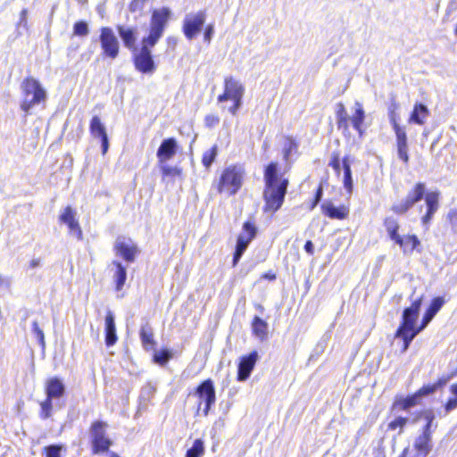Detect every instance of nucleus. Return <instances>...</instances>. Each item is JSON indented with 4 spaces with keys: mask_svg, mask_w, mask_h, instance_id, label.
Here are the masks:
<instances>
[{
    "mask_svg": "<svg viewBox=\"0 0 457 457\" xmlns=\"http://www.w3.org/2000/svg\"><path fill=\"white\" fill-rule=\"evenodd\" d=\"M114 267L112 278L117 291H120L127 280V268L120 261L114 260L112 262Z\"/></svg>",
    "mask_w": 457,
    "mask_h": 457,
    "instance_id": "obj_27",
    "label": "nucleus"
},
{
    "mask_svg": "<svg viewBox=\"0 0 457 457\" xmlns=\"http://www.w3.org/2000/svg\"><path fill=\"white\" fill-rule=\"evenodd\" d=\"M408 421V419L407 418H403V417H398L396 418L395 420H394L390 424H389V427L392 428V429H395L397 428H403L405 426V424L407 423Z\"/></svg>",
    "mask_w": 457,
    "mask_h": 457,
    "instance_id": "obj_51",
    "label": "nucleus"
},
{
    "mask_svg": "<svg viewBox=\"0 0 457 457\" xmlns=\"http://www.w3.org/2000/svg\"><path fill=\"white\" fill-rule=\"evenodd\" d=\"M298 145L291 137H287L283 145V159L287 162V169L291 168V154L297 151Z\"/></svg>",
    "mask_w": 457,
    "mask_h": 457,
    "instance_id": "obj_31",
    "label": "nucleus"
},
{
    "mask_svg": "<svg viewBox=\"0 0 457 457\" xmlns=\"http://www.w3.org/2000/svg\"><path fill=\"white\" fill-rule=\"evenodd\" d=\"M89 130L94 137H97L101 141L102 154H105L109 149V139L105 126L98 116H93L89 125Z\"/></svg>",
    "mask_w": 457,
    "mask_h": 457,
    "instance_id": "obj_15",
    "label": "nucleus"
},
{
    "mask_svg": "<svg viewBox=\"0 0 457 457\" xmlns=\"http://www.w3.org/2000/svg\"><path fill=\"white\" fill-rule=\"evenodd\" d=\"M178 151V144L175 138L170 137L163 139L157 150L156 156L160 163H164L170 160Z\"/></svg>",
    "mask_w": 457,
    "mask_h": 457,
    "instance_id": "obj_17",
    "label": "nucleus"
},
{
    "mask_svg": "<svg viewBox=\"0 0 457 457\" xmlns=\"http://www.w3.org/2000/svg\"><path fill=\"white\" fill-rule=\"evenodd\" d=\"M155 392L154 386H153L151 384H147L144 386L141 389L140 393V398L145 401H149L150 398L154 395Z\"/></svg>",
    "mask_w": 457,
    "mask_h": 457,
    "instance_id": "obj_43",
    "label": "nucleus"
},
{
    "mask_svg": "<svg viewBox=\"0 0 457 457\" xmlns=\"http://www.w3.org/2000/svg\"><path fill=\"white\" fill-rule=\"evenodd\" d=\"M436 391V386L433 385H425L423 386L420 390L416 392L419 398H422L424 396H428L429 395H432Z\"/></svg>",
    "mask_w": 457,
    "mask_h": 457,
    "instance_id": "obj_44",
    "label": "nucleus"
},
{
    "mask_svg": "<svg viewBox=\"0 0 457 457\" xmlns=\"http://www.w3.org/2000/svg\"><path fill=\"white\" fill-rule=\"evenodd\" d=\"M383 225L388 234L389 238L396 245H403L402 237L399 235V223L394 216L386 217Z\"/></svg>",
    "mask_w": 457,
    "mask_h": 457,
    "instance_id": "obj_25",
    "label": "nucleus"
},
{
    "mask_svg": "<svg viewBox=\"0 0 457 457\" xmlns=\"http://www.w3.org/2000/svg\"><path fill=\"white\" fill-rule=\"evenodd\" d=\"M0 286H2V287H9L10 286V280L7 278L0 275Z\"/></svg>",
    "mask_w": 457,
    "mask_h": 457,
    "instance_id": "obj_58",
    "label": "nucleus"
},
{
    "mask_svg": "<svg viewBox=\"0 0 457 457\" xmlns=\"http://www.w3.org/2000/svg\"><path fill=\"white\" fill-rule=\"evenodd\" d=\"M429 116V110L427 105L422 103H416L408 120L409 123L423 125Z\"/></svg>",
    "mask_w": 457,
    "mask_h": 457,
    "instance_id": "obj_26",
    "label": "nucleus"
},
{
    "mask_svg": "<svg viewBox=\"0 0 457 457\" xmlns=\"http://www.w3.org/2000/svg\"><path fill=\"white\" fill-rule=\"evenodd\" d=\"M420 400V398H419V396L415 393L414 395H409L406 398H403V399H401V400L397 401L396 403L398 405H400L402 409L408 410L411 407L415 406L416 404H418Z\"/></svg>",
    "mask_w": 457,
    "mask_h": 457,
    "instance_id": "obj_35",
    "label": "nucleus"
},
{
    "mask_svg": "<svg viewBox=\"0 0 457 457\" xmlns=\"http://www.w3.org/2000/svg\"><path fill=\"white\" fill-rule=\"evenodd\" d=\"M337 120H344L349 119L347 112L342 103L337 104V111H336Z\"/></svg>",
    "mask_w": 457,
    "mask_h": 457,
    "instance_id": "obj_50",
    "label": "nucleus"
},
{
    "mask_svg": "<svg viewBox=\"0 0 457 457\" xmlns=\"http://www.w3.org/2000/svg\"><path fill=\"white\" fill-rule=\"evenodd\" d=\"M202 401L205 403L204 412L207 415L216 401L215 388L211 379L202 381Z\"/></svg>",
    "mask_w": 457,
    "mask_h": 457,
    "instance_id": "obj_19",
    "label": "nucleus"
},
{
    "mask_svg": "<svg viewBox=\"0 0 457 457\" xmlns=\"http://www.w3.org/2000/svg\"><path fill=\"white\" fill-rule=\"evenodd\" d=\"M32 333L38 341L39 345L44 348L45 347V335L43 330L39 328L38 323L34 321L32 323Z\"/></svg>",
    "mask_w": 457,
    "mask_h": 457,
    "instance_id": "obj_41",
    "label": "nucleus"
},
{
    "mask_svg": "<svg viewBox=\"0 0 457 457\" xmlns=\"http://www.w3.org/2000/svg\"><path fill=\"white\" fill-rule=\"evenodd\" d=\"M258 360V353L253 351L248 355L241 358L237 368V380L245 381L251 375L256 361Z\"/></svg>",
    "mask_w": 457,
    "mask_h": 457,
    "instance_id": "obj_16",
    "label": "nucleus"
},
{
    "mask_svg": "<svg viewBox=\"0 0 457 457\" xmlns=\"http://www.w3.org/2000/svg\"><path fill=\"white\" fill-rule=\"evenodd\" d=\"M304 250L309 254H313V253H314V245H313V243L311 240H308V241L305 242Z\"/></svg>",
    "mask_w": 457,
    "mask_h": 457,
    "instance_id": "obj_56",
    "label": "nucleus"
},
{
    "mask_svg": "<svg viewBox=\"0 0 457 457\" xmlns=\"http://www.w3.org/2000/svg\"><path fill=\"white\" fill-rule=\"evenodd\" d=\"M106 428L107 423L102 420L93 422L90 427L89 435L95 454L107 452L112 444V440L106 436Z\"/></svg>",
    "mask_w": 457,
    "mask_h": 457,
    "instance_id": "obj_7",
    "label": "nucleus"
},
{
    "mask_svg": "<svg viewBox=\"0 0 457 457\" xmlns=\"http://www.w3.org/2000/svg\"><path fill=\"white\" fill-rule=\"evenodd\" d=\"M145 3V0H133L129 4V9L131 12H140L144 9Z\"/></svg>",
    "mask_w": 457,
    "mask_h": 457,
    "instance_id": "obj_48",
    "label": "nucleus"
},
{
    "mask_svg": "<svg viewBox=\"0 0 457 457\" xmlns=\"http://www.w3.org/2000/svg\"><path fill=\"white\" fill-rule=\"evenodd\" d=\"M393 129L396 137V145H408L405 127L395 125Z\"/></svg>",
    "mask_w": 457,
    "mask_h": 457,
    "instance_id": "obj_39",
    "label": "nucleus"
},
{
    "mask_svg": "<svg viewBox=\"0 0 457 457\" xmlns=\"http://www.w3.org/2000/svg\"><path fill=\"white\" fill-rule=\"evenodd\" d=\"M264 212L272 214L282 206L289 182L287 179L279 176L278 165L274 162L269 163L264 170Z\"/></svg>",
    "mask_w": 457,
    "mask_h": 457,
    "instance_id": "obj_2",
    "label": "nucleus"
},
{
    "mask_svg": "<svg viewBox=\"0 0 457 457\" xmlns=\"http://www.w3.org/2000/svg\"><path fill=\"white\" fill-rule=\"evenodd\" d=\"M395 108H396V105L394 104V108H391L390 109V112H389V120H390V123L392 125V127L394 128L395 125H400L398 122H397V120H396V113H395Z\"/></svg>",
    "mask_w": 457,
    "mask_h": 457,
    "instance_id": "obj_53",
    "label": "nucleus"
},
{
    "mask_svg": "<svg viewBox=\"0 0 457 457\" xmlns=\"http://www.w3.org/2000/svg\"><path fill=\"white\" fill-rule=\"evenodd\" d=\"M22 101L21 109L25 115H29L32 110L40 104L45 105L47 100V92L42 84L33 77L24 79L21 84Z\"/></svg>",
    "mask_w": 457,
    "mask_h": 457,
    "instance_id": "obj_4",
    "label": "nucleus"
},
{
    "mask_svg": "<svg viewBox=\"0 0 457 457\" xmlns=\"http://www.w3.org/2000/svg\"><path fill=\"white\" fill-rule=\"evenodd\" d=\"M186 457H200V438L194 440L192 446L187 451Z\"/></svg>",
    "mask_w": 457,
    "mask_h": 457,
    "instance_id": "obj_42",
    "label": "nucleus"
},
{
    "mask_svg": "<svg viewBox=\"0 0 457 457\" xmlns=\"http://www.w3.org/2000/svg\"><path fill=\"white\" fill-rule=\"evenodd\" d=\"M351 162H352L350 160V156L346 155L342 160V167H345V164H347L349 167H351Z\"/></svg>",
    "mask_w": 457,
    "mask_h": 457,
    "instance_id": "obj_60",
    "label": "nucleus"
},
{
    "mask_svg": "<svg viewBox=\"0 0 457 457\" xmlns=\"http://www.w3.org/2000/svg\"><path fill=\"white\" fill-rule=\"evenodd\" d=\"M264 278H268V279H270V280H273V279H275V278H276V276H275L274 274H271V275H270V274H265V275H264Z\"/></svg>",
    "mask_w": 457,
    "mask_h": 457,
    "instance_id": "obj_63",
    "label": "nucleus"
},
{
    "mask_svg": "<svg viewBox=\"0 0 457 457\" xmlns=\"http://www.w3.org/2000/svg\"><path fill=\"white\" fill-rule=\"evenodd\" d=\"M113 249L116 255H120L125 262L132 263L136 260V255L138 253L137 245L131 238L124 236L117 237Z\"/></svg>",
    "mask_w": 457,
    "mask_h": 457,
    "instance_id": "obj_14",
    "label": "nucleus"
},
{
    "mask_svg": "<svg viewBox=\"0 0 457 457\" xmlns=\"http://www.w3.org/2000/svg\"><path fill=\"white\" fill-rule=\"evenodd\" d=\"M191 395V394L189 395V396ZM193 396H197L200 398V385H198L195 388V391L194 393L192 394Z\"/></svg>",
    "mask_w": 457,
    "mask_h": 457,
    "instance_id": "obj_62",
    "label": "nucleus"
},
{
    "mask_svg": "<svg viewBox=\"0 0 457 457\" xmlns=\"http://www.w3.org/2000/svg\"><path fill=\"white\" fill-rule=\"evenodd\" d=\"M397 145V154L399 159H401L404 163H408L409 155H408V145Z\"/></svg>",
    "mask_w": 457,
    "mask_h": 457,
    "instance_id": "obj_46",
    "label": "nucleus"
},
{
    "mask_svg": "<svg viewBox=\"0 0 457 457\" xmlns=\"http://www.w3.org/2000/svg\"><path fill=\"white\" fill-rule=\"evenodd\" d=\"M213 34H214L213 25L210 24L205 28L204 32V42H207L209 44L212 38Z\"/></svg>",
    "mask_w": 457,
    "mask_h": 457,
    "instance_id": "obj_52",
    "label": "nucleus"
},
{
    "mask_svg": "<svg viewBox=\"0 0 457 457\" xmlns=\"http://www.w3.org/2000/svg\"><path fill=\"white\" fill-rule=\"evenodd\" d=\"M139 336L142 345L145 350H150L154 348L155 345V341L154 339V332L152 327L148 322H145L141 326Z\"/></svg>",
    "mask_w": 457,
    "mask_h": 457,
    "instance_id": "obj_30",
    "label": "nucleus"
},
{
    "mask_svg": "<svg viewBox=\"0 0 457 457\" xmlns=\"http://www.w3.org/2000/svg\"><path fill=\"white\" fill-rule=\"evenodd\" d=\"M183 30L188 39L195 37L198 34L200 31V12L186 16Z\"/></svg>",
    "mask_w": 457,
    "mask_h": 457,
    "instance_id": "obj_21",
    "label": "nucleus"
},
{
    "mask_svg": "<svg viewBox=\"0 0 457 457\" xmlns=\"http://www.w3.org/2000/svg\"><path fill=\"white\" fill-rule=\"evenodd\" d=\"M321 209L323 213L330 219L342 220L345 219L349 213V209L346 206H335L330 202L323 203L321 204Z\"/></svg>",
    "mask_w": 457,
    "mask_h": 457,
    "instance_id": "obj_24",
    "label": "nucleus"
},
{
    "mask_svg": "<svg viewBox=\"0 0 457 457\" xmlns=\"http://www.w3.org/2000/svg\"><path fill=\"white\" fill-rule=\"evenodd\" d=\"M422 297L416 299L403 312L402 321L395 332V337L403 341V352H406L412 340L423 330L422 324L417 326Z\"/></svg>",
    "mask_w": 457,
    "mask_h": 457,
    "instance_id": "obj_3",
    "label": "nucleus"
},
{
    "mask_svg": "<svg viewBox=\"0 0 457 457\" xmlns=\"http://www.w3.org/2000/svg\"><path fill=\"white\" fill-rule=\"evenodd\" d=\"M353 113L349 117L353 128L358 132L359 136L361 137L364 134L365 129L363 128L364 120L366 118L365 111L362 104L356 101L353 105Z\"/></svg>",
    "mask_w": 457,
    "mask_h": 457,
    "instance_id": "obj_20",
    "label": "nucleus"
},
{
    "mask_svg": "<svg viewBox=\"0 0 457 457\" xmlns=\"http://www.w3.org/2000/svg\"><path fill=\"white\" fill-rule=\"evenodd\" d=\"M41 265V259L40 258H35L30 261L29 262V268L30 269H36Z\"/></svg>",
    "mask_w": 457,
    "mask_h": 457,
    "instance_id": "obj_57",
    "label": "nucleus"
},
{
    "mask_svg": "<svg viewBox=\"0 0 457 457\" xmlns=\"http://www.w3.org/2000/svg\"><path fill=\"white\" fill-rule=\"evenodd\" d=\"M328 165L330 167H332V169L337 173V175L340 174L341 161H340L339 154H337V153L332 154L331 160H330Z\"/></svg>",
    "mask_w": 457,
    "mask_h": 457,
    "instance_id": "obj_45",
    "label": "nucleus"
},
{
    "mask_svg": "<svg viewBox=\"0 0 457 457\" xmlns=\"http://www.w3.org/2000/svg\"><path fill=\"white\" fill-rule=\"evenodd\" d=\"M65 385L59 378L53 377L46 380L45 386L46 398L40 403V417L42 419L46 420L50 418L54 407L53 401L62 398L65 394Z\"/></svg>",
    "mask_w": 457,
    "mask_h": 457,
    "instance_id": "obj_5",
    "label": "nucleus"
},
{
    "mask_svg": "<svg viewBox=\"0 0 457 457\" xmlns=\"http://www.w3.org/2000/svg\"><path fill=\"white\" fill-rule=\"evenodd\" d=\"M104 334L105 345L108 347L112 346L113 345L116 344L118 337L116 334L114 315L111 311H108L105 316Z\"/></svg>",
    "mask_w": 457,
    "mask_h": 457,
    "instance_id": "obj_22",
    "label": "nucleus"
},
{
    "mask_svg": "<svg viewBox=\"0 0 457 457\" xmlns=\"http://www.w3.org/2000/svg\"><path fill=\"white\" fill-rule=\"evenodd\" d=\"M450 391L455 397L449 399L445 403V409L447 413L457 408V383L451 386Z\"/></svg>",
    "mask_w": 457,
    "mask_h": 457,
    "instance_id": "obj_40",
    "label": "nucleus"
},
{
    "mask_svg": "<svg viewBox=\"0 0 457 457\" xmlns=\"http://www.w3.org/2000/svg\"><path fill=\"white\" fill-rule=\"evenodd\" d=\"M89 33V27L87 22L79 21L73 25V35L78 37H86Z\"/></svg>",
    "mask_w": 457,
    "mask_h": 457,
    "instance_id": "obj_36",
    "label": "nucleus"
},
{
    "mask_svg": "<svg viewBox=\"0 0 457 457\" xmlns=\"http://www.w3.org/2000/svg\"><path fill=\"white\" fill-rule=\"evenodd\" d=\"M65 451L62 445H50L44 447L46 457H61V453Z\"/></svg>",
    "mask_w": 457,
    "mask_h": 457,
    "instance_id": "obj_37",
    "label": "nucleus"
},
{
    "mask_svg": "<svg viewBox=\"0 0 457 457\" xmlns=\"http://www.w3.org/2000/svg\"><path fill=\"white\" fill-rule=\"evenodd\" d=\"M99 42L104 56L115 59L119 55L120 43L112 28L100 29Z\"/></svg>",
    "mask_w": 457,
    "mask_h": 457,
    "instance_id": "obj_11",
    "label": "nucleus"
},
{
    "mask_svg": "<svg viewBox=\"0 0 457 457\" xmlns=\"http://www.w3.org/2000/svg\"><path fill=\"white\" fill-rule=\"evenodd\" d=\"M447 382V378H440L438 379V381L435 384H433V386H436V390L439 388V387H442L443 386H445Z\"/></svg>",
    "mask_w": 457,
    "mask_h": 457,
    "instance_id": "obj_59",
    "label": "nucleus"
},
{
    "mask_svg": "<svg viewBox=\"0 0 457 457\" xmlns=\"http://www.w3.org/2000/svg\"><path fill=\"white\" fill-rule=\"evenodd\" d=\"M244 92L245 87L238 80L232 77L226 78L224 93L219 96L218 101L224 102L228 99L233 100L234 104L229 108V112L235 115L242 105Z\"/></svg>",
    "mask_w": 457,
    "mask_h": 457,
    "instance_id": "obj_8",
    "label": "nucleus"
},
{
    "mask_svg": "<svg viewBox=\"0 0 457 457\" xmlns=\"http://www.w3.org/2000/svg\"><path fill=\"white\" fill-rule=\"evenodd\" d=\"M322 195H323V189H322V187L320 186L315 194L314 202L312 204L313 207L316 206L320 202Z\"/></svg>",
    "mask_w": 457,
    "mask_h": 457,
    "instance_id": "obj_54",
    "label": "nucleus"
},
{
    "mask_svg": "<svg viewBox=\"0 0 457 457\" xmlns=\"http://www.w3.org/2000/svg\"><path fill=\"white\" fill-rule=\"evenodd\" d=\"M171 10L168 7L154 9L150 20V30L147 37H145V42L148 45L155 46L158 40L162 37L164 29L170 19Z\"/></svg>",
    "mask_w": 457,
    "mask_h": 457,
    "instance_id": "obj_6",
    "label": "nucleus"
},
{
    "mask_svg": "<svg viewBox=\"0 0 457 457\" xmlns=\"http://www.w3.org/2000/svg\"><path fill=\"white\" fill-rule=\"evenodd\" d=\"M60 220L68 226L70 233L72 236L76 237L78 239H81L82 231L75 218V212L71 206H67L64 209L63 212L60 215Z\"/></svg>",
    "mask_w": 457,
    "mask_h": 457,
    "instance_id": "obj_18",
    "label": "nucleus"
},
{
    "mask_svg": "<svg viewBox=\"0 0 457 457\" xmlns=\"http://www.w3.org/2000/svg\"><path fill=\"white\" fill-rule=\"evenodd\" d=\"M218 154V148L217 145H213L209 151L204 153L203 158H202V163L206 167L209 168L212 163L214 162L216 156Z\"/></svg>",
    "mask_w": 457,
    "mask_h": 457,
    "instance_id": "obj_38",
    "label": "nucleus"
},
{
    "mask_svg": "<svg viewBox=\"0 0 457 457\" xmlns=\"http://www.w3.org/2000/svg\"><path fill=\"white\" fill-rule=\"evenodd\" d=\"M154 46L148 45L142 40V47L138 53L134 54V64L136 69L145 74H152L155 71L156 66L150 48Z\"/></svg>",
    "mask_w": 457,
    "mask_h": 457,
    "instance_id": "obj_13",
    "label": "nucleus"
},
{
    "mask_svg": "<svg viewBox=\"0 0 457 457\" xmlns=\"http://www.w3.org/2000/svg\"><path fill=\"white\" fill-rule=\"evenodd\" d=\"M170 358H171V353L168 349L156 351L154 354V362L161 366L165 365Z\"/></svg>",
    "mask_w": 457,
    "mask_h": 457,
    "instance_id": "obj_34",
    "label": "nucleus"
},
{
    "mask_svg": "<svg viewBox=\"0 0 457 457\" xmlns=\"http://www.w3.org/2000/svg\"><path fill=\"white\" fill-rule=\"evenodd\" d=\"M445 301L443 297H436L432 300L429 307L426 311V312L423 315L421 324L423 329L428 325V323L433 320L435 315L439 312V310L442 308Z\"/></svg>",
    "mask_w": 457,
    "mask_h": 457,
    "instance_id": "obj_28",
    "label": "nucleus"
},
{
    "mask_svg": "<svg viewBox=\"0 0 457 457\" xmlns=\"http://www.w3.org/2000/svg\"><path fill=\"white\" fill-rule=\"evenodd\" d=\"M243 172L236 166L228 167L222 172L218 191L227 192L229 195H235L242 186Z\"/></svg>",
    "mask_w": 457,
    "mask_h": 457,
    "instance_id": "obj_9",
    "label": "nucleus"
},
{
    "mask_svg": "<svg viewBox=\"0 0 457 457\" xmlns=\"http://www.w3.org/2000/svg\"><path fill=\"white\" fill-rule=\"evenodd\" d=\"M117 30L120 37L123 41L124 46L129 49L137 50L135 44L137 41V28L125 27L119 25Z\"/></svg>",
    "mask_w": 457,
    "mask_h": 457,
    "instance_id": "obj_23",
    "label": "nucleus"
},
{
    "mask_svg": "<svg viewBox=\"0 0 457 457\" xmlns=\"http://www.w3.org/2000/svg\"><path fill=\"white\" fill-rule=\"evenodd\" d=\"M325 349V345L323 343H319L315 348V352L318 353H322Z\"/></svg>",
    "mask_w": 457,
    "mask_h": 457,
    "instance_id": "obj_61",
    "label": "nucleus"
},
{
    "mask_svg": "<svg viewBox=\"0 0 457 457\" xmlns=\"http://www.w3.org/2000/svg\"><path fill=\"white\" fill-rule=\"evenodd\" d=\"M403 245H398L403 253H411L420 244L419 238L415 235H408L402 237Z\"/></svg>",
    "mask_w": 457,
    "mask_h": 457,
    "instance_id": "obj_32",
    "label": "nucleus"
},
{
    "mask_svg": "<svg viewBox=\"0 0 457 457\" xmlns=\"http://www.w3.org/2000/svg\"><path fill=\"white\" fill-rule=\"evenodd\" d=\"M110 457H120V456L116 453L111 452L110 453Z\"/></svg>",
    "mask_w": 457,
    "mask_h": 457,
    "instance_id": "obj_64",
    "label": "nucleus"
},
{
    "mask_svg": "<svg viewBox=\"0 0 457 457\" xmlns=\"http://www.w3.org/2000/svg\"><path fill=\"white\" fill-rule=\"evenodd\" d=\"M427 424L423 428L422 434L420 435L414 443V448L417 451L416 457H427L431 452L433 444L431 439V426L434 420V414L429 411L426 413Z\"/></svg>",
    "mask_w": 457,
    "mask_h": 457,
    "instance_id": "obj_10",
    "label": "nucleus"
},
{
    "mask_svg": "<svg viewBox=\"0 0 457 457\" xmlns=\"http://www.w3.org/2000/svg\"><path fill=\"white\" fill-rule=\"evenodd\" d=\"M268 328V323L264 320L259 316H254L252 321V331L254 337H256L261 341L267 339Z\"/></svg>",
    "mask_w": 457,
    "mask_h": 457,
    "instance_id": "obj_29",
    "label": "nucleus"
},
{
    "mask_svg": "<svg viewBox=\"0 0 457 457\" xmlns=\"http://www.w3.org/2000/svg\"><path fill=\"white\" fill-rule=\"evenodd\" d=\"M162 175L164 177H168V176H176L179 174V170L176 168V167H171V166H169V165H166V164H163L162 163Z\"/></svg>",
    "mask_w": 457,
    "mask_h": 457,
    "instance_id": "obj_47",
    "label": "nucleus"
},
{
    "mask_svg": "<svg viewBox=\"0 0 457 457\" xmlns=\"http://www.w3.org/2000/svg\"><path fill=\"white\" fill-rule=\"evenodd\" d=\"M343 170H344V179H343L344 187L346 189L347 193L349 195H351L353 192V188L352 170H351V167H349L347 164H345V167H343Z\"/></svg>",
    "mask_w": 457,
    "mask_h": 457,
    "instance_id": "obj_33",
    "label": "nucleus"
},
{
    "mask_svg": "<svg viewBox=\"0 0 457 457\" xmlns=\"http://www.w3.org/2000/svg\"><path fill=\"white\" fill-rule=\"evenodd\" d=\"M204 123L207 128L216 127L220 123V118L216 115L210 114L204 118Z\"/></svg>",
    "mask_w": 457,
    "mask_h": 457,
    "instance_id": "obj_49",
    "label": "nucleus"
},
{
    "mask_svg": "<svg viewBox=\"0 0 457 457\" xmlns=\"http://www.w3.org/2000/svg\"><path fill=\"white\" fill-rule=\"evenodd\" d=\"M348 120H350V119L337 120V128L339 129H343L345 130H347L348 129Z\"/></svg>",
    "mask_w": 457,
    "mask_h": 457,
    "instance_id": "obj_55",
    "label": "nucleus"
},
{
    "mask_svg": "<svg viewBox=\"0 0 457 457\" xmlns=\"http://www.w3.org/2000/svg\"><path fill=\"white\" fill-rule=\"evenodd\" d=\"M257 228L251 221H246L243 225V232L237 237L236 249L233 255V266H236L241 259L243 253L248 247L251 241L255 237Z\"/></svg>",
    "mask_w": 457,
    "mask_h": 457,
    "instance_id": "obj_12",
    "label": "nucleus"
},
{
    "mask_svg": "<svg viewBox=\"0 0 457 457\" xmlns=\"http://www.w3.org/2000/svg\"><path fill=\"white\" fill-rule=\"evenodd\" d=\"M439 195L440 193L438 191L427 192L426 184L418 182L408 191L405 198L398 203H395L391 206V211L397 215H404L424 198L426 212L421 217V222L424 226H427L430 223L434 214L439 208Z\"/></svg>",
    "mask_w": 457,
    "mask_h": 457,
    "instance_id": "obj_1",
    "label": "nucleus"
}]
</instances>
